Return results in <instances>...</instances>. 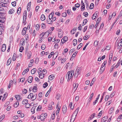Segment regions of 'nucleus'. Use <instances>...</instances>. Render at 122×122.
<instances>
[{
    "mask_svg": "<svg viewBox=\"0 0 122 122\" xmlns=\"http://www.w3.org/2000/svg\"><path fill=\"white\" fill-rule=\"evenodd\" d=\"M21 8L20 7H19L17 10V14L19 15L20 13L21 12Z\"/></svg>",
    "mask_w": 122,
    "mask_h": 122,
    "instance_id": "33",
    "label": "nucleus"
},
{
    "mask_svg": "<svg viewBox=\"0 0 122 122\" xmlns=\"http://www.w3.org/2000/svg\"><path fill=\"white\" fill-rule=\"evenodd\" d=\"M23 93V94H25L27 92V89H23L22 90Z\"/></svg>",
    "mask_w": 122,
    "mask_h": 122,
    "instance_id": "36",
    "label": "nucleus"
},
{
    "mask_svg": "<svg viewBox=\"0 0 122 122\" xmlns=\"http://www.w3.org/2000/svg\"><path fill=\"white\" fill-rule=\"evenodd\" d=\"M35 108L32 107L31 109V112H32L33 113H34L35 112Z\"/></svg>",
    "mask_w": 122,
    "mask_h": 122,
    "instance_id": "60",
    "label": "nucleus"
},
{
    "mask_svg": "<svg viewBox=\"0 0 122 122\" xmlns=\"http://www.w3.org/2000/svg\"><path fill=\"white\" fill-rule=\"evenodd\" d=\"M83 14L86 17H87L88 15V13L86 12L84 13Z\"/></svg>",
    "mask_w": 122,
    "mask_h": 122,
    "instance_id": "61",
    "label": "nucleus"
},
{
    "mask_svg": "<svg viewBox=\"0 0 122 122\" xmlns=\"http://www.w3.org/2000/svg\"><path fill=\"white\" fill-rule=\"evenodd\" d=\"M15 97L16 98V100L17 101L20 100H21L22 99V98L20 97V96L19 95H15Z\"/></svg>",
    "mask_w": 122,
    "mask_h": 122,
    "instance_id": "11",
    "label": "nucleus"
},
{
    "mask_svg": "<svg viewBox=\"0 0 122 122\" xmlns=\"http://www.w3.org/2000/svg\"><path fill=\"white\" fill-rule=\"evenodd\" d=\"M25 80V78H22L21 79H20L19 80V79H18V81H19V82L20 81L21 82H24Z\"/></svg>",
    "mask_w": 122,
    "mask_h": 122,
    "instance_id": "35",
    "label": "nucleus"
},
{
    "mask_svg": "<svg viewBox=\"0 0 122 122\" xmlns=\"http://www.w3.org/2000/svg\"><path fill=\"white\" fill-rule=\"evenodd\" d=\"M18 56H16V54L14 53L13 55L12 60L13 61H15L16 60V58L18 57Z\"/></svg>",
    "mask_w": 122,
    "mask_h": 122,
    "instance_id": "24",
    "label": "nucleus"
},
{
    "mask_svg": "<svg viewBox=\"0 0 122 122\" xmlns=\"http://www.w3.org/2000/svg\"><path fill=\"white\" fill-rule=\"evenodd\" d=\"M36 71V69L35 68H34L31 70V73L32 74H34L35 73Z\"/></svg>",
    "mask_w": 122,
    "mask_h": 122,
    "instance_id": "29",
    "label": "nucleus"
},
{
    "mask_svg": "<svg viewBox=\"0 0 122 122\" xmlns=\"http://www.w3.org/2000/svg\"><path fill=\"white\" fill-rule=\"evenodd\" d=\"M81 10L83 11L85 10V6L84 4H81Z\"/></svg>",
    "mask_w": 122,
    "mask_h": 122,
    "instance_id": "26",
    "label": "nucleus"
},
{
    "mask_svg": "<svg viewBox=\"0 0 122 122\" xmlns=\"http://www.w3.org/2000/svg\"><path fill=\"white\" fill-rule=\"evenodd\" d=\"M11 61V59L10 58L8 60L7 62V66L9 65Z\"/></svg>",
    "mask_w": 122,
    "mask_h": 122,
    "instance_id": "25",
    "label": "nucleus"
},
{
    "mask_svg": "<svg viewBox=\"0 0 122 122\" xmlns=\"http://www.w3.org/2000/svg\"><path fill=\"white\" fill-rule=\"evenodd\" d=\"M54 12H52L49 15L48 17L49 19H51L52 18V17L53 16Z\"/></svg>",
    "mask_w": 122,
    "mask_h": 122,
    "instance_id": "13",
    "label": "nucleus"
},
{
    "mask_svg": "<svg viewBox=\"0 0 122 122\" xmlns=\"http://www.w3.org/2000/svg\"><path fill=\"white\" fill-rule=\"evenodd\" d=\"M15 12V10L13 9H10L9 11V14H11Z\"/></svg>",
    "mask_w": 122,
    "mask_h": 122,
    "instance_id": "12",
    "label": "nucleus"
},
{
    "mask_svg": "<svg viewBox=\"0 0 122 122\" xmlns=\"http://www.w3.org/2000/svg\"><path fill=\"white\" fill-rule=\"evenodd\" d=\"M28 102V101L27 99H24L22 101V103L23 105H25Z\"/></svg>",
    "mask_w": 122,
    "mask_h": 122,
    "instance_id": "22",
    "label": "nucleus"
},
{
    "mask_svg": "<svg viewBox=\"0 0 122 122\" xmlns=\"http://www.w3.org/2000/svg\"><path fill=\"white\" fill-rule=\"evenodd\" d=\"M24 47L23 46L20 47L19 49V51L20 52H22L23 50H24Z\"/></svg>",
    "mask_w": 122,
    "mask_h": 122,
    "instance_id": "48",
    "label": "nucleus"
},
{
    "mask_svg": "<svg viewBox=\"0 0 122 122\" xmlns=\"http://www.w3.org/2000/svg\"><path fill=\"white\" fill-rule=\"evenodd\" d=\"M60 95L59 94H58L56 97V98L57 99V100H58L60 99Z\"/></svg>",
    "mask_w": 122,
    "mask_h": 122,
    "instance_id": "46",
    "label": "nucleus"
},
{
    "mask_svg": "<svg viewBox=\"0 0 122 122\" xmlns=\"http://www.w3.org/2000/svg\"><path fill=\"white\" fill-rule=\"evenodd\" d=\"M95 78H93L92 81H91V83L90 84H93L94 83V82L95 81Z\"/></svg>",
    "mask_w": 122,
    "mask_h": 122,
    "instance_id": "57",
    "label": "nucleus"
},
{
    "mask_svg": "<svg viewBox=\"0 0 122 122\" xmlns=\"http://www.w3.org/2000/svg\"><path fill=\"white\" fill-rule=\"evenodd\" d=\"M77 43V41L76 39H74L73 41V44L74 46H75Z\"/></svg>",
    "mask_w": 122,
    "mask_h": 122,
    "instance_id": "30",
    "label": "nucleus"
},
{
    "mask_svg": "<svg viewBox=\"0 0 122 122\" xmlns=\"http://www.w3.org/2000/svg\"><path fill=\"white\" fill-rule=\"evenodd\" d=\"M38 72L39 73L40 78L41 79L43 78L44 77L45 74L43 73L42 74H43L42 75L41 72H40V71L39 72L38 71Z\"/></svg>",
    "mask_w": 122,
    "mask_h": 122,
    "instance_id": "5",
    "label": "nucleus"
},
{
    "mask_svg": "<svg viewBox=\"0 0 122 122\" xmlns=\"http://www.w3.org/2000/svg\"><path fill=\"white\" fill-rule=\"evenodd\" d=\"M46 118V117L44 116L43 114H42L41 115V121H43Z\"/></svg>",
    "mask_w": 122,
    "mask_h": 122,
    "instance_id": "18",
    "label": "nucleus"
},
{
    "mask_svg": "<svg viewBox=\"0 0 122 122\" xmlns=\"http://www.w3.org/2000/svg\"><path fill=\"white\" fill-rule=\"evenodd\" d=\"M37 86L36 85L35 86H34L33 88L32 89V90L34 92H36L37 91Z\"/></svg>",
    "mask_w": 122,
    "mask_h": 122,
    "instance_id": "21",
    "label": "nucleus"
},
{
    "mask_svg": "<svg viewBox=\"0 0 122 122\" xmlns=\"http://www.w3.org/2000/svg\"><path fill=\"white\" fill-rule=\"evenodd\" d=\"M108 117L107 116H105L103 117L101 120L102 122H104L107 121Z\"/></svg>",
    "mask_w": 122,
    "mask_h": 122,
    "instance_id": "7",
    "label": "nucleus"
},
{
    "mask_svg": "<svg viewBox=\"0 0 122 122\" xmlns=\"http://www.w3.org/2000/svg\"><path fill=\"white\" fill-rule=\"evenodd\" d=\"M27 16V12L26 11H24L23 13V18L25 19H26Z\"/></svg>",
    "mask_w": 122,
    "mask_h": 122,
    "instance_id": "28",
    "label": "nucleus"
},
{
    "mask_svg": "<svg viewBox=\"0 0 122 122\" xmlns=\"http://www.w3.org/2000/svg\"><path fill=\"white\" fill-rule=\"evenodd\" d=\"M54 78V75H50L49 77V79L50 80H52Z\"/></svg>",
    "mask_w": 122,
    "mask_h": 122,
    "instance_id": "17",
    "label": "nucleus"
},
{
    "mask_svg": "<svg viewBox=\"0 0 122 122\" xmlns=\"http://www.w3.org/2000/svg\"><path fill=\"white\" fill-rule=\"evenodd\" d=\"M8 0H0V2L4 4H7L8 3Z\"/></svg>",
    "mask_w": 122,
    "mask_h": 122,
    "instance_id": "14",
    "label": "nucleus"
},
{
    "mask_svg": "<svg viewBox=\"0 0 122 122\" xmlns=\"http://www.w3.org/2000/svg\"><path fill=\"white\" fill-rule=\"evenodd\" d=\"M73 89L76 90L77 87H78V84H73Z\"/></svg>",
    "mask_w": 122,
    "mask_h": 122,
    "instance_id": "34",
    "label": "nucleus"
},
{
    "mask_svg": "<svg viewBox=\"0 0 122 122\" xmlns=\"http://www.w3.org/2000/svg\"><path fill=\"white\" fill-rule=\"evenodd\" d=\"M40 28V26L39 24H37L36 26V30H39Z\"/></svg>",
    "mask_w": 122,
    "mask_h": 122,
    "instance_id": "49",
    "label": "nucleus"
},
{
    "mask_svg": "<svg viewBox=\"0 0 122 122\" xmlns=\"http://www.w3.org/2000/svg\"><path fill=\"white\" fill-rule=\"evenodd\" d=\"M37 96V94H35L33 95L32 97H31V99L32 101H34L35 100Z\"/></svg>",
    "mask_w": 122,
    "mask_h": 122,
    "instance_id": "16",
    "label": "nucleus"
},
{
    "mask_svg": "<svg viewBox=\"0 0 122 122\" xmlns=\"http://www.w3.org/2000/svg\"><path fill=\"white\" fill-rule=\"evenodd\" d=\"M98 42L97 41H94V45L95 46H97L98 45Z\"/></svg>",
    "mask_w": 122,
    "mask_h": 122,
    "instance_id": "47",
    "label": "nucleus"
},
{
    "mask_svg": "<svg viewBox=\"0 0 122 122\" xmlns=\"http://www.w3.org/2000/svg\"><path fill=\"white\" fill-rule=\"evenodd\" d=\"M67 111V108L66 105H64L63 106L62 108V111L64 114H65Z\"/></svg>",
    "mask_w": 122,
    "mask_h": 122,
    "instance_id": "6",
    "label": "nucleus"
},
{
    "mask_svg": "<svg viewBox=\"0 0 122 122\" xmlns=\"http://www.w3.org/2000/svg\"><path fill=\"white\" fill-rule=\"evenodd\" d=\"M12 5L13 6H15L16 5V2L15 1L12 2L11 3Z\"/></svg>",
    "mask_w": 122,
    "mask_h": 122,
    "instance_id": "56",
    "label": "nucleus"
},
{
    "mask_svg": "<svg viewBox=\"0 0 122 122\" xmlns=\"http://www.w3.org/2000/svg\"><path fill=\"white\" fill-rule=\"evenodd\" d=\"M10 103V102L9 101H7V102L6 103H5V106H7L8 105H9V104Z\"/></svg>",
    "mask_w": 122,
    "mask_h": 122,
    "instance_id": "63",
    "label": "nucleus"
},
{
    "mask_svg": "<svg viewBox=\"0 0 122 122\" xmlns=\"http://www.w3.org/2000/svg\"><path fill=\"white\" fill-rule=\"evenodd\" d=\"M30 106V104L28 103H27L25 106V107L26 108H29Z\"/></svg>",
    "mask_w": 122,
    "mask_h": 122,
    "instance_id": "44",
    "label": "nucleus"
},
{
    "mask_svg": "<svg viewBox=\"0 0 122 122\" xmlns=\"http://www.w3.org/2000/svg\"><path fill=\"white\" fill-rule=\"evenodd\" d=\"M19 105V103L17 101L14 104V106L15 107H17Z\"/></svg>",
    "mask_w": 122,
    "mask_h": 122,
    "instance_id": "20",
    "label": "nucleus"
},
{
    "mask_svg": "<svg viewBox=\"0 0 122 122\" xmlns=\"http://www.w3.org/2000/svg\"><path fill=\"white\" fill-rule=\"evenodd\" d=\"M120 61H118L117 64L114 66V67H116L117 68L120 65Z\"/></svg>",
    "mask_w": 122,
    "mask_h": 122,
    "instance_id": "50",
    "label": "nucleus"
},
{
    "mask_svg": "<svg viewBox=\"0 0 122 122\" xmlns=\"http://www.w3.org/2000/svg\"><path fill=\"white\" fill-rule=\"evenodd\" d=\"M73 73V71L71 70L70 71H69L68 72L66 75V78L68 79L67 81H69L71 78L72 74Z\"/></svg>",
    "mask_w": 122,
    "mask_h": 122,
    "instance_id": "2",
    "label": "nucleus"
},
{
    "mask_svg": "<svg viewBox=\"0 0 122 122\" xmlns=\"http://www.w3.org/2000/svg\"><path fill=\"white\" fill-rule=\"evenodd\" d=\"M82 45L83 44L82 43H81L78 46L77 48V49L78 50L79 49L82 47Z\"/></svg>",
    "mask_w": 122,
    "mask_h": 122,
    "instance_id": "38",
    "label": "nucleus"
},
{
    "mask_svg": "<svg viewBox=\"0 0 122 122\" xmlns=\"http://www.w3.org/2000/svg\"><path fill=\"white\" fill-rule=\"evenodd\" d=\"M67 15V14L66 13L64 12L62 13V16L63 17H66Z\"/></svg>",
    "mask_w": 122,
    "mask_h": 122,
    "instance_id": "58",
    "label": "nucleus"
},
{
    "mask_svg": "<svg viewBox=\"0 0 122 122\" xmlns=\"http://www.w3.org/2000/svg\"><path fill=\"white\" fill-rule=\"evenodd\" d=\"M42 28L43 29H45L46 27L45 24L44 23H42L41 24Z\"/></svg>",
    "mask_w": 122,
    "mask_h": 122,
    "instance_id": "59",
    "label": "nucleus"
},
{
    "mask_svg": "<svg viewBox=\"0 0 122 122\" xmlns=\"http://www.w3.org/2000/svg\"><path fill=\"white\" fill-rule=\"evenodd\" d=\"M115 92L114 91L110 95V96L111 98H112L115 95Z\"/></svg>",
    "mask_w": 122,
    "mask_h": 122,
    "instance_id": "52",
    "label": "nucleus"
},
{
    "mask_svg": "<svg viewBox=\"0 0 122 122\" xmlns=\"http://www.w3.org/2000/svg\"><path fill=\"white\" fill-rule=\"evenodd\" d=\"M76 28H73L71 30V33L72 34H74L76 30Z\"/></svg>",
    "mask_w": 122,
    "mask_h": 122,
    "instance_id": "31",
    "label": "nucleus"
},
{
    "mask_svg": "<svg viewBox=\"0 0 122 122\" xmlns=\"http://www.w3.org/2000/svg\"><path fill=\"white\" fill-rule=\"evenodd\" d=\"M79 109V107H78L75 111L74 113L73 114L71 118L70 122H73L74 121L78 112Z\"/></svg>",
    "mask_w": 122,
    "mask_h": 122,
    "instance_id": "1",
    "label": "nucleus"
},
{
    "mask_svg": "<svg viewBox=\"0 0 122 122\" xmlns=\"http://www.w3.org/2000/svg\"><path fill=\"white\" fill-rule=\"evenodd\" d=\"M33 77L31 76H30L28 77L27 79V81L29 83H31L32 81Z\"/></svg>",
    "mask_w": 122,
    "mask_h": 122,
    "instance_id": "8",
    "label": "nucleus"
},
{
    "mask_svg": "<svg viewBox=\"0 0 122 122\" xmlns=\"http://www.w3.org/2000/svg\"><path fill=\"white\" fill-rule=\"evenodd\" d=\"M33 95V94L32 93H30L29 95L28 96V98H31V97H32Z\"/></svg>",
    "mask_w": 122,
    "mask_h": 122,
    "instance_id": "37",
    "label": "nucleus"
},
{
    "mask_svg": "<svg viewBox=\"0 0 122 122\" xmlns=\"http://www.w3.org/2000/svg\"><path fill=\"white\" fill-rule=\"evenodd\" d=\"M89 36L86 35L84 36L83 39L84 40H86L89 38Z\"/></svg>",
    "mask_w": 122,
    "mask_h": 122,
    "instance_id": "42",
    "label": "nucleus"
},
{
    "mask_svg": "<svg viewBox=\"0 0 122 122\" xmlns=\"http://www.w3.org/2000/svg\"><path fill=\"white\" fill-rule=\"evenodd\" d=\"M110 49V46H106V48H105V49L106 50H109Z\"/></svg>",
    "mask_w": 122,
    "mask_h": 122,
    "instance_id": "54",
    "label": "nucleus"
},
{
    "mask_svg": "<svg viewBox=\"0 0 122 122\" xmlns=\"http://www.w3.org/2000/svg\"><path fill=\"white\" fill-rule=\"evenodd\" d=\"M4 47H3L1 48V51L2 52L4 51L6 49V45L5 44H4Z\"/></svg>",
    "mask_w": 122,
    "mask_h": 122,
    "instance_id": "32",
    "label": "nucleus"
},
{
    "mask_svg": "<svg viewBox=\"0 0 122 122\" xmlns=\"http://www.w3.org/2000/svg\"><path fill=\"white\" fill-rule=\"evenodd\" d=\"M122 46V44L121 43H119L117 46V49L118 50H119Z\"/></svg>",
    "mask_w": 122,
    "mask_h": 122,
    "instance_id": "19",
    "label": "nucleus"
},
{
    "mask_svg": "<svg viewBox=\"0 0 122 122\" xmlns=\"http://www.w3.org/2000/svg\"><path fill=\"white\" fill-rule=\"evenodd\" d=\"M46 48V46L45 45H42L41 47V49L43 50H44Z\"/></svg>",
    "mask_w": 122,
    "mask_h": 122,
    "instance_id": "39",
    "label": "nucleus"
},
{
    "mask_svg": "<svg viewBox=\"0 0 122 122\" xmlns=\"http://www.w3.org/2000/svg\"><path fill=\"white\" fill-rule=\"evenodd\" d=\"M41 19L42 21H44L45 19V17L44 15H42L41 17Z\"/></svg>",
    "mask_w": 122,
    "mask_h": 122,
    "instance_id": "27",
    "label": "nucleus"
},
{
    "mask_svg": "<svg viewBox=\"0 0 122 122\" xmlns=\"http://www.w3.org/2000/svg\"><path fill=\"white\" fill-rule=\"evenodd\" d=\"M46 34H47L48 35H49V31H47L45 33H44V32H42L40 35V36L41 38H42V37L44 36V35Z\"/></svg>",
    "mask_w": 122,
    "mask_h": 122,
    "instance_id": "4",
    "label": "nucleus"
},
{
    "mask_svg": "<svg viewBox=\"0 0 122 122\" xmlns=\"http://www.w3.org/2000/svg\"><path fill=\"white\" fill-rule=\"evenodd\" d=\"M94 7V5L93 3H92L91 4L90 6V9H93Z\"/></svg>",
    "mask_w": 122,
    "mask_h": 122,
    "instance_id": "40",
    "label": "nucleus"
},
{
    "mask_svg": "<svg viewBox=\"0 0 122 122\" xmlns=\"http://www.w3.org/2000/svg\"><path fill=\"white\" fill-rule=\"evenodd\" d=\"M60 107H58V108L57 109V110L56 112V115L58 116V113H59V110H60Z\"/></svg>",
    "mask_w": 122,
    "mask_h": 122,
    "instance_id": "55",
    "label": "nucleus"
},
{
    "mask_svg": "<svg viewBox=\"0 0 122 122\" xmlns=\"http://www.w3.org/2000/svg\"><path fill=\"white\" fill-rule=\"evenodd\" d=\"M105 68V66H101L100 69V73L101 74L104 71V69Z\"/></svg>",
    "mask_w": 122,
    "mask_h": 122,
    "instance_id": "15",
    "label": "nucleus"
},
{
    "mask_svg": "<svg viewBox=\"0 0 122 122\" xmlns=\"http://www.w3.org/2000/svg\"><path fill=\"white\" fill-rule=\"evenodd\" d=\"M29 71V69L28 68H26L25 70L23 71L22 73V74L24 75L26 72H28Z\"/></svg>",
    "mask_w": 122,
    "mask_h": 122,
    "instance_id": "23",
    "label": "nucleus"
},
{
    "mask_svg": "<svg viewBox=\"0 0 122 122\" xmlns=\"http://www.w3.org/2000/svg\"><path fill=\"white\" fill-rule=\"evenodd\" d=\"M38 96L39 97L41 98L42 97V93H39L38 94Z\"/></svg>",
    "mask_w": 122,
    "mask_h": 122,
    "instance_id": "64",
    "label": "nucleus"
},
{
    "mask_svg": "<svg viewBox=\"0 0 122 122\" xmlns=\"http://www.w3.org/2000/svg\"><path fill=\"white\" fill-rule=\"evenodd\" d=\"M62 39H63V41H67L68 40V38L66 36H65Z\"/></svg>",
    "mask_w": 122,
    "mask_h": 122,
    "instance_id": "53",
    "label": "nucleus"
},
{
    "mask_svg": "<svg viewBox=\"0 0 122 122\" xmlns=\"http://www.w3.org/2000/svg\"><path fill=\"white\" fill-rule=\"evenodd\" d=\"M52 109V106L51 104H50L48 107V109L51 110Z\"/></svg>",
    "mask_w": 122,
    "mask_h": 122,
    "instance_id": "51",
    "label": "nucleus"
},
{
    "mask_svg": "<svg viewBox=\"0 0 122 122\" xmlns=\"http://www.w3.org/2000/svg\"><path fill=\"white\" fill-rule=\"evenodd\" d=\"M81 70V67H77L76 69L74 75V77L75 78L77 77L78 75L80 73Z\"/></svg>",
    "mask_w": 122,
    "mask_h": 122,
    "instance_id": "3",
    "label": "nucleus"
},
{
    "mask_svg": "<svg viewBox=\"0 0 122 122\" xmlns=\"http://www.w3.org/2000/svg\"><path fill=\"white\" fill-rule=\"evenodd\" d=\"M5 115H3L1 116L0 118V122H1L4 118Z\"/></svg>",
    "mask_w": 122,
    "mask_h": 122,
    "instance_id": "41",
    "label": "nucleus"
},
{
    "mask_svg": "<svg viewBox=\"0 0 122 122\" xmlns=\"http://www.w3.org/2000/svg\"><path fill=\"white\" fill-rule=\"evenodd\" d=\"M25 53L27 54L28 58V59H30L31 57L32 54L31 52L29 51Z\"/></svg>",
    "mask_w": 122,
    "mask_h": 122,
    "instance_id": "10",
    "label": "nucleus"
},
{
    "mask_svg": "<svg viewBox=\"0 0 122 122\" xmlns=\"http://www.w3.org/2000/svg\"><path fill=\"white\" fill-rule=\"evenodd\" d=\"M94 26V25L93 24H92L91 25H90L89 28L90 29H92L93 28Z\"/></svg>",
    "mask_w": 122,
    "mask_h": 122,
    "instance_id": "62",
    "label": "nucleus"
},
{
    "mask_svg": "<svg viewBox=\"0 0 122 122\" xmlns=\"http://www.w3.org/2000/svg\"><path fill=\"white\" fill-rule=\"evenodd\" d=\"M46 22L48 24H52V20L50 19H47L46 21Z\"/></svg>",
    "mask_w": 122,
    "mask_h": 122,
    "instance_id": "9",
    "label": "nucleus"
},
{
    "mask_svg": "<svg viewBox=\"0 0 122 122\" xmlns=\"http://www.w3.org/2000/svg\"><path fill=\"white\" fill-rule=\"evenodd\" d=\"M113 110L114 108L113 107H112L109 110V113H112L113 112Z\"/></svg>",
    "mask_w": 122,
    "mask_h": 122,
    "instance_id": "43",
    "label": "nucleus"
},
{
    "mask_svg": "<svg viewBox=\"0 0 122 122\" xmlns=\"http://www.w3.org/2000/svg\"><path fill=\"white\" fill-rule=\"evenodd\" d=\"M78 52V51H75L72 56L71 57H75V56H76V54Z\"/></svg>",
    "mask_w": 122,
    "mask_h": 122,
    "instance_id": "45",
    "label": "nucleus"
}]
</instances>
